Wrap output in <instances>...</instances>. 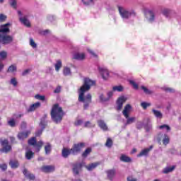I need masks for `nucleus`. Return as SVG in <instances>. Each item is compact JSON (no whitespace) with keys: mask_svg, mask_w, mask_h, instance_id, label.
I'll list each match as a JSON object with an SVG mask.
<instances>
[{"mask_svg":"<svg viewBox=\"0 0 181 181\" xmlns=\"http://www.w3.org/2000/svg\"><path fill=\"white\" fill-rule=\"evenodd\" d=\"M95 82L88 78L84 79L83 85L80 88L78 93V101L79 103H83V109L88 110L90 104H91V94L88 93L86 96L84 94L86 91H88L91 86H94Z\"/></svg>","mask_w":181,"mask_h":181,"instance_id":"f257e3e1","label":"nucleus"},{"mask_svg":"<svg viewBox=\"0 0 181 181\" xmlns=\"http://www.w3.org/2000/svg\"><path fill=\"white\" fill-rule=\"evenodd\" d=\"M64 117V112H63V108L59 105V104H55L53 105L51 110V118L55 124H60L62 119Z\"/></svg>","mask_w":181,"mask_h":181,"instance_id":"f03ea898","label":"nucleus"},{"mask_svg":"<svg viewBox=\"0 0 181 181\" xmlns=\"http://www.w3.org/2000/svg\"><path fill=\"white\" fill-rule=\"evenodd\" d=\"M119 13L122 19H129L131 16H136V13L134 10L128 11L124 6H117Z\"/></svg>","mask_w":181,"mask_h":181,"instance_id":"7ed1b4c3","label":"nucleus"},{"mask_svg":"<svg viewBox=\"0 0 181 181\" xmlns=\"http://www.w3.org/2000/svg\"><path fill=\"white\" fill-rule=\"evenodd\" d=\"M131 105H127L124 107V110L122 111V114L124 117L126 118L127 122L125 123V125H131V124H134L135 122L136 118V117H129V112H131Z\"/></svg>","mask_w":181,"mask_h":181,"instance_id":"20e7f679","label":"nucleus"},{"mask_svg":"<svg viewBox=\"0 0 181 181\" xmlns=\"http://www.w3.org/2000/svg\"><path fill=\"white\" fill-rule=\"evenodd\" d=\"M28 145L34 146L37 152H40L42 146H43V141H40L38 142H36V137H33L28 140Z\"/></svg>","mask_w":181,"mask_h":181,"instance_id":"39448f33","label":"nucleus"},{"mask_svg":"<svg viewBox=\"0 0 181 181\" xmlns=\"http://www.w3.org/2000/svg\"><path fill=\"white\" fill-rule=\"evenodd\" d=\"M86 146L84 143H78L74 144L73 148H71V152L72 155H78L81 152V149Z\"/></svg>","mask_w":181,"mask_h":181,"instance_id":"423d86ee","label":"nucleus"},{"mask_svg":"<svg viewBox=\"0 0 181 181\" xmlns=\"http://www.w3.org/2000/svg\"><path fill=\"white\" fill-rule=\"evenodd\" d=\"M13 41V38L11 35H8V34H0V43L1 45H9V43H12Z\"/></svg>","mask_w":181,"mask_h":181,"instance_id":"0eeeda50","label":"nucleus"},{"mask_svg":"<svg viewBox=\"0 0 181 181\" xmlns=\"http://www.w3.org/2000/svg\"><path fill=\"white\" fill-rule=\"evenodd\" d=\"M145 18L150 23L155 22V11L153 10H146L144 12Z\"/></svg>","mask_w":181,"mask_h":181,"instance_id":"6e6552de","label":"nucleus"},{"mask_svg":"<svg viewBox=\"0 0 181 181\" xmlns=\"http://www.w3.org/2000/svg\"><path fill=\"white\" fill-rule=\"evenodd\" d=\"M46 125H47V121H46V116L41 119L40 122V127H41V129L35 132L36 136H40L42 135V132H43V129L46 128Z\"/></svg>","mask_w":181,"mask_h":181,"instance_id":"1a4fd4ad","label":"nucleus"},{"mask_svg":"<svg viewBox=\"0 0 181 181\" xmlns=\"http://www.w3.org/2000/svg\"><path fill=\"white\" fill-rule=\"evenodd\" d=\"M8 144V141L7 139H5L1 141V146H3V148L0 150L1 152H5V153H7V152H9V151L12 149V147L9 146Z\"/></svg>","mask_w":181,"mask_h":181,"instance_id":"9d476101","label":"nucleus"},{"mask_svg":"<svg viewBox=\"0 0 181 181\" xmlns=\"http://www.w3.org/2000/svg\"><path fill=\"white\" fill-rule=\"evenodd\" d=\"M81 168H83V163H76L74 165L73 173L75 176L78 175V173H80V170H81Z\"/></svg>","mask_w":181,"mask_h":181,"instance_id":"9b49d317","label":"nucleus"},{"mask_svg":"<svg viewBox=\"0 0 181 181\" xmlns=\"http://www.w3.org/2000/svg\"><path fill=\"white\" fill-rule=\"evenodd\" d=\"M125 101H127V98H125V97L124 96H122L117 99V111H121V110H122V105H124V103H125Z\"/></svg>","mask_w":181,"mask_h":181,"instance_id":"f8f14e48","label":"nucleus"},{"mask_svg":"<svg viewBox=\"0 0 181 181\" xmlns=\"http://www.w3.org/2000/svg\"><path fill=\"white\" fill-rule=\"evenodd\" d=\"M9 23H6L0 27V35H8L9 33L10 30L9 28Z\"/></svg>","mask_w":181,"mask_h":181,"instance_id":"ddd939ff","label":"nucleus"},{"mask_svg":"<svg viewBox=\"0 0 181 181\" xmlns=\"http://www.w3.org/2000/svg\"><path fill=\"white\" fill-rule=\"evenodd\" d=\"M35 157V153L29 148V147H27L25 148V159L28 160H30V159H33Z\"/></svg>","mask_w":181,"mask_h":181,"instance_id":"4468645a","label":"nucleus"},{"mask_svg":"<svg viewBox=\"0 0 181 181\" xmlns=\"http://www.w3.org/2000/svg\"><path fill=\"white\" fill-rule=\"evenodd\" d=\"M54 165H45L41 168V170L45 173H50L54 172Z\"/></svg>","mask_w":181,"mask_h":181,"instance_id":"2eb2a0df","label":"nucleus"},{"mask_svg":"<svg viewBox=\"0 0 181 181\" xmlns=\"http://www.w3.org/2000/svg\"><path fill=\"white\" fill-rule=\"evenodd\" d=\"M29 135H30V131L28 130L18 133V138L20 141H23V139H26Z\"/></svg>","mask_w":181,"mask_h":181,"instance_id":"dca6fc26","label":"nucleus"},{"mask_svg":"<svg viewBox=\"0 0 181 181\" xmlns=\"http://www.w3.org/2000/svg\"><path fill=\"white\" fill-rule=\"evenodd\" d=\"M99 71L104 80H107L108 76H110V72H108L107 69L104 68H99Z\"/></svg>","mask_w":181,"mask_h":181,"instance_id":"f3484780","label":"nucleus"},{"mask_svg":"<svg viewBox=\"0 0 181 181\" xmlns=\"http://www.w3.org/2000/svg\"><path fill=\"white\" fill-rule=\"evenodd\" d=\"M152 149H153V146H150L149 148H146L143 149L139 154L138 155V156L141 157V156H147L148 153H149V152H151V151H152Z\"/></svg>","mask_w":181,"mask_h":181,"instance_id":"a211bd4d","label":"nucleus"},{"mask_svg":"<svg viewBox=\"0 0 181 181\" xmlns=\"http://www.w3.org/2000/svg\"><path fill=\"white\" fill-rule=\"evenodd\" d=\"M23 175L26 177V179H28L29 180H35V175L29 172L28 170L25 169L23 171Z\"/></svg>","mask_w":181,"mask_h":181,"instance_id":"6ab92c4d","label":"nucleus"},{"mask_svg":"<svg viewBox=\"0 0 181 181\" xmlns=\"http://www.w3.org/2000/svg\"><path fill=\"white\" fill-rule=\"evenodd\" d=\"M98 125L101 129H103V131L108 130V127L107 126V124H105V122H104V120H98Z\"/></svg>","mask_w":181,"mask_h":181,"instance_id":"aec40b11","label":"nucleus"},{"mask_svg":"<svg viewBox=\"0 0 181 181\" xmlns=\"http://www.w3.org/2000/svg\"><path fill=\"white\" fill-rule=\"evenodd\" d=\"M73 59L75 60H84L86 59V54L84 53H76L74 54Z\"/></svg>","mask_w":181,"mask_h":181,"instance_id":"412c9836","label":"nucleus"},{"mask_svg":"<svg viewBox=\"0 0 181 181\" xmlns=\"http://www.w3.org/2000/svg\"><path fill=\"white\" fill-rule=\"evenodd\" d=\"M176 168V166L173 165L172 167H165V168L163 169L162 173L164 175H168V173H170L175 170Z\"/></svg>","mask_w":181,"mask_h":181,"instance_id":"4be33fe9","label":"nucleus"},{"mask_svg":"<svg viewBox=\"0 0 181 181\" xmlns=\"http://www.w3.org/2000/svg\"><path fill=\"white\" fill-rule=\"evenodd\" d=\"M19 19L23 25H25V26H27V28H30V22L28 21L26 16L21 17Z\"/></svg>","mask_w":181,"mask_h":181,"instance_id":"5701e85b","label":"nucleus"},{"mask_svg":"<svg viewBox=\"0 0 181 181\" xmlns=\"http://www.w3.org/2000/svg\"><path fill=\"white\" fill-rule=\"evenodd\" d=\"M40 107V103L37 102L32 105L30 106V107L28 109V112H32V111H35V110H37Z\"/></svg>","mask_w":181,"mask_h":181,"instance_id":"b1692460","label":"nucleus"},{"mask_svg":"<svg viewBox=\"0 0 181 181\" xmlns=\"http://www.w3.org/2000/svg\"><path fill=\"white\" fill-rule=\"evenodd\" d=\"M152 112L156 118H159L160 119H162V118H163V114H162L161 111L153 109Z\"/></svg>","mask_w":181,"mask_h":181,"instance_id":"393cba45","label":"nucleus"},{"mask_svg":"<svg viewBox=\"0 0 181 181\" xmlns=\"http://www.w3.org/2000/svg\"><path fill=\"white\" fill-rule=\"evenodd\" d=\"M106 173L107 175L108 179H110V180H112V179H114V177L115 176V170L114 169L108 170L106 172Z\"/></svg>","mask_w":181,"mask_h":181,"instance_id":"a878e982","label":"nucleus"},{"mask_svg":"<svg viewBox=\"0 0 181 181\" xmlns=\"http://www.w3.org/2000/svg\"><path fill=\"white\" fill-rule=\"evenodd\" d=\"M120 160L122 162H125L126 163H129V162L132 161V159H131V158H129V156H126L124 154H122L120 156Z\"/></svg>","mask_w":181,"mask_h":181,"instance_id":"bb28decb","label":"nucleus"},{"mask_svg":"<svg viewBox=\"0 0 181 181\" xmlns=\"http://www.w3.org/2000/svg\"><path fill=\"white\" fill-rule=\"evenodd\" d=\"M98 165H100V163H92L89 164L88 165H86V168L88 170H93V169H95Z\"/></svg>","mask_w":181,"mask_h":181,"instance_id":"cd10ccee","label":"nucleus"},{"mask_svg":"<svg viewBox=\"0 0 181 181\" xmlns=\"http://www.w3.org/2000/svg\"><path fill=\"white\" fill-rule=\"evenodd\" d=\"M45 151L47 155H49V153L52 152V144H50V143L46 144L45 146Z\"/></svg>","mask_w":181,"mask_h":181,"instance_id":"c85d7f7f","label":"nucleus"},{"mask_svg":"<svg viewBox=\"0 0 181 181\" xmlns=\"http://www.w3.org/2000/svg\"><path fill=\"white\" fill-rule=\"evenodd\" d=\"M9 165L12 169H16L19 166V163L16 160H10Z\"/></svg>","mask_w":181,"mask_h":181,"instance_id":"c756f323","label":"nucleus"},{"mask_svg":"<svg viewBox=\"0 0 181 181\" xmlns=\"http://www.w3.org/2000/svg\"><path fill=\"white\" fill-rule=\"evenodd\" d=\"M71 153V148L70 150L67 148H63L62 150V156L63 158H68L69 155Z\"/></svg>","mask_w":181,"mask_h":181,"instance_id":"7c9ffc66","label":"nucleus"},{"mask_svg":"<svg viewBox=\"0 0 181 181\" xmlns=\"http://www.w3.org/2000/svg\"><path fill=\"white\" fill-rule=\"evenodd\" d=\"M62 60L58 59V60L56 62V64H54V67H55L56 71H60V69H62Z\"/></svg>","mask_w":181,"mask_h":181,"instance_id":"2f4dec72","label":"nucleus"},{"mask_svg":"<svg viewBox=\"0 0 181 181\" xmlns=\"http://www.w3.org/2000/svg\"><path fill=\"white\" fill-rule=\"evenodd\" d=\"M171 11L169 8H164L162 10L161 13L165 16V18H169L170 16Z\"/></svg>","mask_w":181,"mask_h":181,"instance_id":"473e14b6","label":"nucleus"},{"mask_svg":"<svg viewBox=\"0 0 181 181\" xmlns=\"http://www.w3.org/2000/svg\"><path fill=\"white\" fill-rule=\"evenodd\" d=\"M170 142V138L168 136V134H165L163 138V145H168Z\"/></svg>","mask_w":181,"mask_h":181,"instance_id":"72a5a7b5","label":"nucleus"},{"mask_svg":"<svg viewBox=\"0 0 181 181\" xmlns=\"http://www.w3.org/2000/svg\"><path fill=\"white\" fill-rule=\"evenodd\" d=\"M63 74L65 76H71V69L69 67H64L63 70Z\"/></svg>","mask_w":181,"mask_h":181,"instance_id":"f704fd0d","label":"nucleus"},{"mask_svg":"<svg viewBox=\"0 0 181 181\" xmlns=\"http://www.w3.org/2000/svg\"><path fill=\"white\" fill-rule=\"evenodd\" d=\"M112 91H118L119 93H121L124 91V87H122V86H113Z\"/></svg>","mask_w":181,"mask_h":181,"instance_id":"c9c22d12","label":"nucleus"},{"mask_svg":"<svg viewBox=\"0 0 181 181\" xmlns=\"http://www.w3.org/2000/svg\"><path fill=\"white\" fill-rule=\"evenodd\" d=\"M95 0H82L83 5L88 6V5H94Z\"/></svg>","mask_w":181,"mask_h":181,"instance_id":"e433bc0d","label":"nucleus"},{"mask_svg":"<svg viewBox=\"0 0 181 181\" xmlns=\"http://www.w3.org/2000/svg\"><path fill=\"white\" fill-rule=\"evenodd\" d=\"M158 129H165V131H167V132H169V131H170V127L168 124H163V125L158 126Z\"/></svg>","mask_w":181,"mask_h":181,"instance_id":"4c0bfd02","label":"nucleus"},{"mask_svg":"<svg viewBox=\"0 0 181 181\" xmlns=\"http://www.w3.org/2000/svg\"><path fill=\"white\" fill-rule=\"evenodd\" d=\"M91 153V148H88L85 150V151L82 153L83 158H87L88 156V154Z\"/></svg>","mask_w":181,"mask_h":181,"instance_id":"58836bf2","label":"nucleus"},{"mask_svg":"<svg viewBox=\"0 0 181 181\" xmlns=\"http://www.w3.org/2000/svg\"><path fill=\"white\" fill-rule=\"evenodd\" d=\"M35 98L36 100H40V101H45L46 100V96L37 94L35 95Z\"/></svg>","mask_w":181,"mask_h":181,"instance_id":"ea45409f","label":"nucleus"},{"mask_svg":"<svg viewBox=\"0 0 181 181\" xmlns=\"http://www.w3.org/2000/svg\"><path fill=\"white\" fill-rule=\"evenodd\" d=\"M8 4L10 6H12L13 9H16L17 2L16 0H8Z\"/></svg>","mask_w":181,"mask_h":181,"instance_id":"a19ab883","label":"nucleus"},{"mask_svg":"<svg viewBox=\"0 0 181 181\" xmlns=\"http://www.w3.org/2000/svg\"><path fill=\"white\" fill-rule=\"evenodd\" d=\"M13 71H16V66L11 65L8 67L7 73H13Z\"/></svg>","mask_w":181,"mask_h":181,"instance_id":"79ce46f5","label":"nucleus"},{"mask_svg":"<svg viewBox=\"0 0 181 181\" xmlns=\"http://www.w3.org/2000/svg\"><path fill=\"white\" fill-rule=\"evenodd\" d=\"M8 124L10 127L13 128L16 125V122H15V119H11L10 120L8 121Z\"/></svg>","mask_w":181,"mask_h":181,"instance_id":"37998d69","label":"nucleus"},{"mask_svg":"<svg viewBox=\"0 0 181 181\" xmlns=\"http://www.w3.org/2000/svg\"><path fill=\"white\" fill-rule=\"evenodd\" d=\"M141 90L144 91L145 94H152L153 92L149 89H148L146 87L142 86H141Z\"/></svg>","mask_w":181,"mask_h":181,"instance_id":"c03bdc74","label":"nucleus"},{"mask_svg":"<svg viewBox=\"0 0 181 181\" xmlns=\"http://www.w3.org/2000/svg\"><path fill=\"white\" fill-rule=\"evenodd\" d=\"M84 127L85 128H92L93 127H95V124L91 123V122L88 121L85 122Z\"/></svg>","mask_w":181,"mask_h":181,"instance_id":"a18cd8bd","label":"nucleus"},{"mask_svg":"<svg viewBox=\"0 0 181 181\" xmlns=\"http://www.w3.org/2000/svg\"><path fill=\"white\" fill-rule=\"evenodd\" d=\"M105 146H107V148H111V146H112V139L108 138L105 143Z\"/></svg>","mask_w":181,"mask_h":181,"instance_id":"49530a36","label":"nucleus"},{"mask_svg":"<svg viewBox=\"0 0 181 181\" xmlns=\"http://www.w3.org/2000/svg\"><path fill=\"white\" fill-rule=\"evenodd\" d=\"M30 45L32 46L33 49H36V47H37V45H36L33 38L30 39Z\"/></svg>","mask_w":181,"mask_h":181,"instance_id":"de8ad7c7","label":"nucleus"},{"mask_svg":"<svg viewBox=\"0 0 181 181\" xmlns=\"http://www.w3.org/2000/svg\"><path fill=\"white\" fill-rule=\"evenodd\" d=\"M141 106L142 107V108H144V110H146L148 107H151V103L143 102L141 103Z\"/></svg>","mask_w":181,"mask_h":181,"instance_id":"09e8293b","label":"nucleus"},{"mask_svg":"<svg viewBox=\"0 0 181 181\" xmlns=\"http://www.w3.org/2000/svg\"><path fill=\"white\" fill-rule=\"evenodd\" d=\"M10 83L12 84L14 87L18 86V81H16V78H13L11 79Z\"/></svg>","mask_w":181,"mask_h":181,"instance_id":"8fccbe9b","label":"nucleus"},{"mask_svg":"<svg viewBox=\"0 0 181 181\" xmlns=\"http://www.w3.org/2000/svg\"><path fill=\"white\" fill-rule=\"evenodd\" d=\"M129 83L132 86V87L135 88V90H138L139 86L138 84H136V83H135L133 80H130Z\"/></svg>","mask_w":181,"mask_h":181,"instance_id":"3c124183","label":"nucleus"},{"mask_svg":"<svg viewBox=\"0 0 181 181\" xmlns=\"http://www.w3.org/2000/svg\"><path fill=\"white\" fill-rule=\"evenodd\" d=\"M6 56L8 54L5 51L0 52V57L1 59H6Z\"/></svg>","mask_w":181,"mask_h":181,"instance_id":"603ef678","label":"nucleus"},{"mask_svg":"<svg viewBox=\"0 0 181 181\" xmlns=\"http://www.w3.org/2000/svg\"><path fill=\"white\" fill-rule=\"evenodd\" d=\"M6 16L5 14H0V22H5L6 21Z\"/></svg>","mask_w":181,"mask_h":181,"instance_id":"864d4df0","label":"nucleus"},{"mask_svg":"<svg viewBox=\"0 0 181 181\" xmlns=\"http://www.w3.org/2000/svg\"><path fill=\"white\" fill-rule=\"evenodd\" d=\"M100 100L103 103H105V102L108 101L109 98L104 97V95H100Z\"/></svg>","mask_w":181,"mask_h":181,"instance_id":"5fc2aeb1","label":"nucleus"},{"mask_svg":"<svg viewBox=\"0 0 181 181\" xmlns=\"http://www.w3.org/2000/svg\"><path fill=\"white\" fill-rule=\"evenodd\" d=\"M0 169H1L3 171H5L6 169H8V165H6V164H1Z\"/></svg>","mask_w":181,"mask_h":181,"instance_id":"6e6d98bb","label":"nucleus"},{"mask_svg":"<svg viewBox=\"0 0 181 181\" xmlns=\"http://www.w3.org/2000/svg\"><path fill=\"white\" fill-rule=\"evenodd\" d=\"M60 91H62V87L61 86H57L55 90H54V93L55 94H59V93H60Z\"/></svg>","mask_w":181,"mask_h":181,"instance_id":"4d7b16f0","label":"nucleus"},{"mask_svg":"<svg viewBox=\"0 0 181 181\" xmlns=\"http://www.w3.org/2000/svg\"><path fill=\"white\" fill-rule=\"evenodd\" d=\"M48 21H49V22H53L54 21H56V17L54 16H49L47 17Z\"/></svg>","mask_w":181,"mask_h":181,"instance_id":"13d9d810","label":"nucleus"},{"mask_svg":"<svg viewBox=\"0 0 181 181\" xmlns=\"http://www.w3.org/2000/svg\"><path fill=\"white\" fill-rule=\"evenodd\" d=\"M145 129L146 132H149L151 129H152V124H147L146 126H145Z\"/></svg>","mask_w":181,"mask_h":181,"instance_id":"bf43d9fd","label":"nucleus"},{"mask_svg":"<svg viewBox=\"0 0 181 181\" xmlns=\"http://www.w3.org/2000/svg\"><path fill=\"white\" fill-rule=\"evenodd\" d=\"M75 125L76 127H79V125H81V124H83V120L81 119H78L75 122Z\"/></svg>","mask_w":181,"mask_h":181,"instance_id":"052dcab7","label":"nucleus"},{"mask_svg":"<svg viewBox=\"0 0 181 181\" xmlns=\"http://www.w3.org/2000/svg\"><path fill=\"white\" fill-rule=\"evenodd\" d=\"M112 95H114V92L110 91L107 93V98H109V100L111 98Z\"/></svg>","mask_w":181,"mask_h":181,"instance_id":"680f3d73","label":"nucleus"},{"mask_svg":"<svg viewBox=\"0 0 181 181\" xmlns=\"http://www.w3.org/2000/svg\"><path fill=\"white\" fill-rule=\"evenodd\" d=\"M165 91H167L168 93H175V90L172 89L171 88H166Z\"/></svg>","mask_w":181,"mask_h":181,"instance_id":"e2e57ef3","label":"nucleus"},{"mask_svg":"<svg viewBox=\"0 0 181 181\" xmlns=\"http://www.w3.org/2000/svg\"><path fill=\"white\" fill-rule=\"evenodd\" d=\"M127 181H136V179L129 176L127 177Z\"/></svg>","mask_w":181,"mask_h":181,"instance_id":"0e129e2a","label":"nucleus"},{"mask_svg":"<svg viewBox=\"0 0 181 181\" xmlns=\"http://www.w3.org/2000/svg\"><path fill=\"white\" fill-rule=\"evenodd\" d=\"M26 125L27 124L25 123V122H23L21 123V128H23V129H25V128H26Z\"/></svg>","mask_w":181,"mask_h":181,"instance_id":"69168bd1","label":"nucleus"},{"mask_svg":"<svg viewBox=\"0 0 181 181\" xmlns=\"http://www.w3.org/2000/svg\"><path fill=\"white\" fill-rule=\"evenodd\" d=\"M29 74V69H26L25 70L23 73H22V76H26L27 74Z\"/></svg>","mask_w":181,"mask_h":181,"instance_id":"338daca9","label":"nucleus"},{"mask_svg":"<svg viewBox=\"0 0 181 181\" xmlns=\"http://www.w3.org/2000/svg\"><path fill=\"white\" fill-rule=\"evenodd\" d=\"M47 33H50V30H45L44 31L42 32V35H47Z\"/></svg>","mask_w":181,"mask_h":181,"instance_id":"774afa93","label":"nucleus"}]
</instances>
